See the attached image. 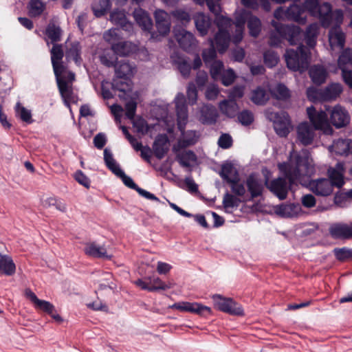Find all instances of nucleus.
<instances>
[{
	"mask_svg": "<svg viewBox=\"0 0 352 352\" xmlns=\"http://www.w3.org/2000/svg\"><path fill=\"white\" fill-rule=\"evenodd\" d=\"M114 67L116 76L118 78H125L131 72V65L124 61L117 62Z\"/></svg>",
	"mask_w": 352,
	"mask_h": 352,
	"instance_id": "46",
	"label": "nucleus"
},
{
	"mask_svg": "<svg viewBox=\"0 0 352 352\" xmlns=\"http://www.w3.org/2000/svg\"><path fill=\"white\" fill-rule=\"evenodd\" d=\"M318 30L317 24L311 23L307 26L305 32L303 34L305 43L310 48H314L316 45Z\"/></svg>",
	"mask_w": 352,
	"mask_h": 352,
	"instance_id": "34",
	"label": "nucleus"
},
{
	"mask_svg": "<svg viewBox=\"0 0 352 352\" xmlns=\"http://www.w3.org/2000/svg\"><path fill=\"white\" fill-rule=\"evenodd\" d=\"M269 98L265 89L258 87L252 92L251 100L257 105H263L268 100Z\"/></svg>",
	"mask_w": 352,
	"mask_h": 352,
	"instance_id": "42",
	"label": "nucleus"
},
{
	"mask_svg": "<svg viewBox=\"0 0 352 352\" xmlns=\"http://www.w3.org/2000/svg\"><path fill=\"white\" fill-rule=\"evenodd\" d=\"M151 289L149 292H155L157 290H166L171 287L170 285L166 284L160 278L156 277L153 280H150Z\"/></svg>",
	"mask_w": 352,
	"mask_h": 352,
	"instance_id": "62",
	"label": "nucleus"
},
{
	"mask_svg": "<svg viewBox=\"0 0 352 352\" xmlns=\"http://www.w3.org/2000/svg\"><path fill=\"white\" fill-rule=\"evenodd\" d=\"M104 161L107 168L120 178L126 186L135 191L138 190L139 186L120 168L119 164L113 158L112 153L107 148L104 150Z\"/></svg>",
	"mask_w": 352,
	"mask_h": 352,
	"instance_id": "3",
	"label": "nucleus"
},
{
	"mask_svg": "<svg viewBox=\"0 0 352 352\" xmlns=\"http://www.w3.org/2000/svg\"><path fill=\"white\" fill-rule=\"evenodd\" d=\"M247 26L249 30L250 35L256 38L261 31V20L256 16L250 15L248 19Z\"/></svg>",
	"mask_w": 352,
	"mask_h": 352,
	"instance_id": "37",
	"label": "nucleus"
},
{
	"mask_svg": "<svg viewBox=\"0 0 352 352\" xmlns=\"http://www.w3.org/2000/svg\"><path fill=\"white\" fill-rule=\"evenodd\" d=\"M296 206L294 204H280L277 206L276 212L278 214L283 217H292L295 212Z\"/></svg>",
	"mask_w": 352,
	"mask_h": 352,
	"instance_id": "55",
	"label": "nucleus"
},
{
	"mask_svg": "<svg viewBox=\"0 0 352 352\" xmlns=\"http://www.w3.org/2000/svg\"><path fill=\"white\" fill-rule=\"evenodd\" d=\"M14 110L16 116L19 117L23 122H26L27 124H31L33 122L31 111L25 108L21 102H18L16 104Z\"/></svg>",
	"mask_w": 352,
	"mask_h": 352,
	"instance_id": "41",
	"label": "nucleus"
},
{
	"mask_svg": "<svg viewBox=\"0 0 352 352\" xmlns=\"http://www.w3.org/2000/svg\"><path fill=\"white\" fill-rule=\"evenodd\" d=\"M344 170V166L341 163L336 164V168H329L328 169V175L329 182L332 183V186L341 188L344 184V176L342 171Z\"/></svg>",
	"mask_w": 352,
	"mask_h": 352,
	"instance_id": "25",
	"label": "nucleus"
},
{
	"mask_svg": "<svg viewBox=\"0 0 352 352\" xmlns=\"http://www.w3.org/2000/svg\"><path fill=\"white\" fill-rule=\"evenodd\" d=\"M310 190L318 196L327 197L333 190L332 183L328 179L320 178L309 183Z\"/></svg>",
	"mask_w": 352,
	"mask_h": 352,
	"instance_id": "14",
	"label": "nucleus"
},
{
	"mask_svg": "<svg viewBox=\"0 0 352 352\" xmlns=\"http://www.w3.org/2000/svg\"><path fill=\"white\" fill-rule=\"evenodd\" d=\"M84 251L87 255L94 258H111V256L107 255L105 248L99 246L95 243H87Z\"/></svg>",
	"mask_w": 352,
	"mask_h": 352,
	"instance_id": "33",
	"label": "nucleus"
},
{
	"mask_svg": "<svg viewBox=\"0 0 352 352\" xmlns=\"http://www.w3.org/2000/svg\"><path fill=\"white\" fill-rule=\"evenodd\" d=\"M210 63V76L213 79L217 80L221 76V72L223 69V63L219 60H214Z\"/></svg>",
	"mask_w": 352,
	"mask_h": 352,
	"instance_id": "57",
	"label": "nucleus"
},
{
	"mask_svg": "<svg viewBox=\"0 0 352 352\" xmlns=\"http://www.w3.org/2000/svg\"><path fill=\"white\" fill-rule=\"evenodd\" d=\"M111 8L110 0H96L93 6L94 14L97 17L104 15Z\"/></svg>",
	"mask_w": 352,
	"mask_h": 352,
	"instance_id": "43",
	"label": "nucleus"
},
{
	"mask_svg": "<svg viewBox=\"0 0 352 352\" xmlns=\"http://www.w3.org/2000/svg\"><path fill=\"white\" fill-rule=\"evenodd\" d=\"M230 42V34L228 30H218L214 36V46L215 45L217 50L220 53H224Z\"/></svg>",
	"mask_w": 352,
	"mask_h": 352,
	"instance_id": "24",
	"label": "nucleus"
},
{
	"mask_svg": "<svg viewBox=\"0 0 352 352\" xmlns=\"http://www.w3.org/2000/svg\"><path fill=\"white\" fill-rule=\"evenodd\" d=\"M169 140L166 134H159L156 136L153 144L154 155L158 160H162L169 151Z\"/></svg>",
	"mask_w": 352,
	"mask_h": 352,
	"instance_id": "15",
	"label": "nucleus"
},
{
	"mask_svg": "<svg viewBox=\"0 0 352 352\" xmlns=\"http://www.w3.org/2000/svg\"><path fill=\"white\" fill-rule=\"evenodd\" d=\"M266 173H264V185L265 186L280 200H284L287 198L289 186L285 178L278 177L272 180H270V172L265 169Z\"/></svg>",
	"mask_w": 352,
	"mask_h": 352,
	"instance_id": "4",
	"label": "nucleus"
},
{
	"mask_svg": "<svg viewBox=\"0 0 352 352\" xmlns=\"http://www.w3.org/2000/svg\"><path fill=\"white\" fill-rule=\"evenodd\" d=\"M34 307L36 309H40L47 314H52V312L55 311L54 306L49 301L39 299Z\"/></svg>",
	"mask_w": 352,
	"mask_h": 352,
	"instance_id": "64",
	"label": "nucleus"
},
{
	"mask_svg": "<svg viewBox=\"0 0 352 352\" xmlns=\"http://www.w3.org/2000/svg\"><path fill=\"white\" fill-rule=\"evenodd\" d=\"M330 41L338 47H343L345 44V34L341 30H336L330 32Z\"/></svg>",
	"mask_w": 352,
	"mask_h": 352,
	"instance_id": "54",
	"label": "nucleus"
},
{
	"mask_svg": "<svg viewBox=\"0 0 352 352\" xmlns=\"http://www.w3.org/2000/svg\"><path fill=\"white\" fill-rule=\"evenodd\" d=\"M307 114L315 130H322L329 126V119L324 111H317L314 106L307 108Z\"/></svg>",
	"mask_w": 352,
	"mask_h": 352,
	"instance_id": "9",
	"label": "nucleus"
},
{
	"mask_svg": "<svg viewBox=\"0 0 352 352\" xmlns=\"http://www.w3.org/2000/svg\"><path fill=\"white\" fill-rule=\"evenodd\" d=\"M217 52L214 48L213 41H211V46L208 49H205L202 52V58L205 64L207 65L209 63L216 60Z\"/></svg>",
	"mask_w": 352,
	"mask_h": 352,
	"instance_id": "56",
	"label": "nucleus"
},
{
	"mask_svg": "<svg viewBox=\"0 0 352 352\" xmlns=\"http://www.w3.org/2000/svg\"><path fill=\"white\" fill-rule=\"evenodd\" d=\"M219 116L216 107L212 104H204L199 109V120L203 124L212 125L216 123Z\"/></svg>",
	"mask_w": 352,
	"mask_h": 352,
	"instance_id": "16",
	"label": "nucleus"
},
{
	"mask_svg": "<svg viewBox=\"0 0 352 352\" xmlns=\"http://www.w3.org/2000/svg\"><path fill=\"white\" fill-rule=\"evenodd\" d=\"M318 5V0H305L304 3L302 5V7L303 8L305 13L307 11L311 15L316 16Z\"/></svg>",
	"mask_w": 352,
	"mask_h": 352,
	"instance_id": "60",
	"label": "nucleus"
},
{
	"mask_svg": "<svg viewBox=\"0 0 352 352\" xmlns=\"http://www.w3.org/2000/svg\"><path fill=\"white\" fill-rule=\"evenodd\" d=\"M228 184H230L232 194L239 197H243L245 196L246 190L244 184L240 182V177L230 181Z\"/></svg>",
	"mask_w": 352,
	"mask_h": 352,
	"instance_id": "48",
	"label": "nucleus"
},
{
	"mask_svg": "<svg viewBox=\"0 0 352 352\" xmlns=\"http://www.w3.org/2000/svg\"><path fill=\"white\" fill-rule=\"evenodd\" d=\"M328 75L327 69L322 65H314L309 70V76L312 82L318 86L326 82Z\"/></svg>",
	"mask_w": 352,
	"mask_h": 352,
	"instance_id": "22",
	"label": "nucleus"
},
{
	"mask_svg": "<svg viewBox=\"0 0 352 352\" xmlns=\"http://www.w3.org/2000/svg\"><path fill=\"white\" fill-rule=\"evenodd\" d=\"M307 97L311 102L324 101L322 94V89H317L314 87H308L306 91Z\"/></svg>",
	"mask_w": 352,
	"mask_h": 352,
	"instance_id": "51",
	"label": "nucleus"
},
{
	"mask_svg": "<svg viewBox=\"0 0 352 352\" xmlns=\"http://www.w3.org/2000/svg\"><path fill=\"white\" fill-rule=\"evenodd\" d=\"M241 200L234 194L226 192L223 198V206L225 208H237Z\"/></svg>",
	"mask_w": 352,
	"mask_h": 352,
	"instance_id": "47",
	"label": "nucleus"
},
{
	"mask_svg": "<svg viewBox=\"0 0 352 352\" xmlns=\"http://www.w3.org/2000/svg\"><path fill=\"white\" fill-rule=\"evenodd\" d=\"M285 112H272L268 115V118L274 123L275 131L280 137H287L289 133V120Z\"/></svg>",
	"mask_w": 352,
	"mask_h": 352,
	"instance_id": "7",
	"label": "nucleus"
},
{
	"mask_svg": "<svg viewBox=\"0 0 352 352\" xmlns=\"http://www.w3.org/2000/svg\"><path fill=\"white\" fill-rule=\"evenodd\" d=\"M297 136L298 140L302 144L308 146L313 142L314 132L307 122H302L297 128Z\"/></svg>",
	"mask_w": 352,
	"mask_h": 352,
	"instance_id": "21",
	"label": "nucleus"
},
{
	"mask_svg": "<svg viewBox=\"0 0 352 352\" xmlns=\"http://www.w3.org/2000/svg\"><path fill=\"white\" fill-rule=\"evenodd\" d=\"M195 27L200 35L207 34L211 25L210 19L203 13H197L194 16Z\"/></svg>",
	"mask_w": 352,
	"mask_h": 352,
	"instance_id": "31",
	"label": "nucleus"
},
{
	"mask_svg": "<svg viewBox=\"0 0 352 352\" xmlns=\"http://www.w3.org/2000/svg\"><path fill=\"white\" fill-rule=\"evenodd\" d=\"M16 272V265L8 255L0 254V275L12 276Z\"/></svg>",
	"mask_w": 352,
	"mask_h": 352,
	"instance_id": "30",
	"label": "nucleus"
},
{
	"mask_svg": "<svg viewBox=\"0 0 352 352\" xmlns=\"http://www.w3.org/2000/svg\"><path fill=\"white\" fill-rule=\"evenodd\" d=\"M272 94L278 100L286 101L291 98L290 90L283 83H278L274 89Z\"/></svg>",
	"mask_w": 352,
	"mask_h": 352,
	"instance_id": "40",
	"label": "nucleus"
},
{
	"mask_svg": "<svg viewBox=\"0 0 352 352\" xmlns=\"http://www.w3.org/2000/svg\"><path fill=\"white\" fill-rule=\"evenodd\" d=\"M245 185L250 195V200L254 199L263 195L264 191V182L252 173L246 178Z\"/></svg>",
	"mask_w": 352,
	"mask_h": 352,
	"instance_id": "13",
	"label": "nucleus"
},
{
	"mask_svg": "<svg viewBox=\"0 0 352 352\" xmlns=\"http://www.w3.org/2000/svg\"><path fill=\"white\" fill-rule=\"evenodd\" d=\"M176 160L182 166L188 168L190 166V161L197 160V156L192 151L188 150L177 154Z\"/></svg>",
	"mask_w": 352,
	"mask_h": 352,
	"instance_id": "38",
	"label": "nucleus"
},
{
	"mask_svg": "<svg viewBox=\"0 0 352 352\" xmlns=\"http://www.w3.org/2000/svg\"><path fill=\"white\" fill-rule=\"evenodd\" d=\"M175 37L180 47L186 52H189L196 47L197 41L194 35L184 29L175 30Z\"/></svg>",
	"mask_w": 352,
	"mask_h": 352,
	"instance_id": "11",
	"label": "nucleus"
},
{
	"mask_svg": "<svg viewBox=\"0 0 352 352\" xmlns=\"http://www.w3.org/2000/svg\"><path fill=\"white\" fill-rule=\"evenodd\" d=\"M238 120L242 125L249 126L254 121V116L251 111L243 110L239 113Z\"/></svg>",
	"mask_w": 352,
	"mask_h": 352,
	"instance_id": "61",
	"label": "nucleus"
},
{
	"mask_svg": "<svg viewBox=\"0 0 352 352\" xmlns=\"http://www.w3.org/2000/svg\"><path fill=\"white\" fill-rule=\"evenodd\" d=\"M155 19L156 28L160 35L168 34L170 29V23L167 12L158 10L155 12Z\"/></svg>",
	"mask_w": 352,
	"mask_h": 352,
	"instance_id": "20",
	"label": "nucleus"
},
{
	"mask_svg": "<svg viewBox=\"0 0 352 352\" xmlns=\"http://www.w3.org/2000/svg\"><path fill=\"white\" fill-rule=\"evenodd\" d=\"M45 34L52 43H56L61 38V29L54 24H49L45 30Z\"/></svg>",
	"mask_w": 352,
	"mask_h": 352,
	"instance_id": "45",
	"label": "nucleus"
},
{
	"mask_svg": "<svg viewBox=\"0 0 352 352\" xmlns=\"http://www.w3.org/2000/svg\"><path fill=\"white\" fill-rule=\"evenodd\" d=\"M285 56L287 66L292 71L303 72L309 67V52L302 44L296 50H287Z\"/></svg>",
	"mask_w": 352,
	"mask_h": 352,
	"instance_id": "2",
	"label": "nucleus"
},
{
	"mask_svg": "<svg viewBox=\"0 0 352 352\" xmlns=\"http://www.w3.org/2000/svg\"><path fill=\"white\" fill-rule=\"evenodd\" d=\"M330 122L336 128L340 129L349 124L350 116L344 108L336 105L331 111Z\"/></svg>",
	"mask_w": 352,
	"mask_h": 352,
	"instance_id": "12",
	"label": "nucleus"
},
{
	"mask_svg": "<svg viewBox=\"0 0 352 352\" xmlns=\"http://www.w3.org/2000/svg\"><path fill=\"white\" fill-rule=\"evenodd\" d=\"M219 107L222 113L230 118H234L238 111V104L234 100H223L219 103Z\"/></svg>",
	"mask_w": 352,
	"mask_h": 352,
	"instance_id": "35",
	"label": "nucleus"
},
{
	"mask_svg": "<svg viewBox=\"0 0 352 352\" xmlns=\"http://www.w3.org/2000/svg\"><path fill=\"white\" fill-rule=\"evenodd\" d=\"M338 65L340 70L342 69H352V52L346 50L340 55Z\"/></svg>",
	"mask_w": 352,
	"mask_h": 352,
	"instance_id": "44",
	"label": "nucleus"
},
{
	"mask_svg": "<svg viewBox=\"0 0 352 352\" xmlns=\"http://www.w3.org/2000/svg\"><path fill=\"white\" fill-rule=\"evenodd\" d=\"M329 234L334 239H352V226L344 223L332 224L329 229Z\"/></svg>",
	"mask_w": 352,
	"mask_h": 352,
	"instance_id": "18",
	"label": "nucleus"
},
{
	"mask_svg": "<svg viewBox=\"0 0 352 352\" xmlns=\"http://www.w3.org/2000/svg\"><path fill=\"white\" fill-rule=\"evenodd\" d=\"M118 36L116 30H109L104 33L103 38L111 44V50L116 55L126 56L130 52L129 45L126 41L114 43L117 40Z\"/></svg>",
	"mask_w": 352,
	"mask_h": 352,
	"instance_id": "6",
	"label": "nucleus"
},
{
	"mask_svg": "<svg viewBox=\"0 0 352 352\" xmlns=\"http://www.w3.org/2000/svg\"><path fill=\"white\" fill-rule=\"evenodd\" d=\"M215 306L223 312L234 316H243L244 314L242 307L232 298H222L220 295L214 296Z\"/></svg>",
	"mask_w": 352,
	"mask_h": 352,
	"instance_id": "5",
	"label": "nucleus"
},
{
	"mask_svg": "<svg viewBox=\"0 0 352 352\" xmlns=\"http://www.w3.org/2000/svg\"><path fill=\"white\" fill-rule=\"evenodd\" d=\"M51 61L55 76L63 74L66 71V67L63 63L64 52L61 45L54 43L50 50Z\"/></svg>",
	"mask_w": 352,
	"mask_h": 352,
	"instance_id": "10",
	"label": "nucleus"
},
{
	"mask_svg": "<svg viewBox=\"0 0 352 352\" xmlns=\"http://www.w3.org/2000/svg\"><path fill=\"white\" fill-rule=\"evenodd\" d=\"M264 63L267 67L272 68L277 65L279 60L278 54L272 50H267L263 54Z\"/></svg>",
	"mask_w": 352,
	"mask_h": 352,
	"instance_id": "50",
	"label": "nucleus"
},
{
	"mask_svg": "<svg viewBox=\"0 0 352 352\" xmlns=\"http://www.w3.org/2000/svg\"><path fill=\"white\" fill-rule=\"evenodd\" d=\"M176 114L178 129L182 131L184 129L188 121V109L176 110Z\"/></svg>",
	"mask_w": 352,
	"mask_h": 352,
	"instance_id": "58",
	"label": "nucleus"
},
{
	"mask_svg": "<svg viewBox=\"0 0 352 352\" xmlns=\"http://www.w3.org/2000/svg\"><path fill=\"white\" fill-rule=\"evenodd\" d=\"M308 166V162L306 160H302L300 156H298L295 167L285 170V175L289 180V184H295L302 176L307 174Z\"/></svg>",
	"mask_w": 352,
	"mask_h": 352,
	"instance_id": "8",
	"label": "nucleus"
},
{
	"mask_svg": "<svg viewBox=\"0 0 352 352\" xmlns=\"http://www.w3.org/2000/svg\"><path fill=\"white\" fill-rule=\"evenodd\" d=\"M214 14V21L217 26L219 30H228L233 23L232 19L230 18L224 16L221 14V12H218Z\"/></svg>",
	"mask_w": 352,
	"mask_h": 352,
	"instance_id": "49",
	"label": "nucleus"
},
{
	"mask_svg": "<svg viewBox=\"0 0 352 352\" xmlns=\"http://www.w3.org/2000/svg\"><path fill=\"white\" fill-rule=\"evenodd\" d=\"M28 14L31 17H38L45 9V4L42 0H30L28 6Z\"/></svg>",
	"mask_w": 352,
	"mask_h": 352,
	"instance_id": "36",
	"label": "nucleus"
},
{
	"mask_svg": "<svg viewBox=\"0 0 352 352\" xmlns=\"http://www.w3.org/2000/svg\"><path fill=\"white\" fill-rule=\"evenodd\" d=\"M67 57L72 58L76 65H80L82 62L81 46L79 42H74L67 50Z\"/></svg>",
	"mask_w": 352,
	"mask_h": 352,
	"instance_id": "39",
	"label": "nucleus"
},
{
	"mask_svg": "<svg viewBox=\"0 0 352 352\" xmlns=\"http://www.w3.org/2000/svg\"><path fill=\"white\" fill-rule=\"evenodd\" d=\"M343 91V87L339 82H331L322 89L324 101L336 100Z\"/></svg>",
	"mask_w": 352,
	"mask_h": 352,
	"instance_id": "28",
	"label": "nucleus"
},
{
	"mask_svg": "<svg viewBox=\"0 0 352 352\" xmlns=\"http://www.w3.org/2000/svg\"><path fill=\"white\" fill-rule=\"evenodd\" d=\"M274 30L270 32L268 44L271 47H280L283 41L286 40L291 45H296L302 36L301 28L294 25H285L272 21Z\"/></svg>",
	"mask_w": 352,
	"mask_h": 352,
	"instance_id": "1",
	"label": "nucleus"
},
{
	"mask_svg": "<svg viewBox=\"0 0 352 352\" xmlns=\"http://www.w3.org/2000/svg\"><path fill=\"white\" fill-rule=\"evenodd\" d=\"M55 77L61 97L65 102L69 103L73 94L72 87L68 85L63 74H59L58 76H55Z\"/></svg>",
	"mask_w": 352,
	"mask_h": 352,
	"instance_id": "29",
	"label": "nucleus"
},
{
	"mask_svg": "<svg viewBox=\"0 0 352 352\" xmlns=\"http://www.w3.org/2000/svg\"><path fill=\"white\" fill-rule=\"evenodd\" d=\"M172 307L181 311L195 313L199 315H204L205 313L210 314L211 312L210 307L202 305L201 304L197 302H177L175 303Z\"/></svg>",
	"mask_w": 352,
	"mask_h": 352,
	"instance_id": "17",
	"label": "nucleus"
},
{
	"mask_svg": "<svg viewBox=\"0 0 352 352\" xmlns=\"http://www.w3.org/2000/svg\"><path fill=\"white\" fill-rule=\"evenodd\" d=\"M333 148L339 155L352 154V140L349 139H338L333 142Z\"/></svg>",
	"mask_w": 352,
	"mask_h": 352,
	"instance_id": "32",
	"label": "nucleus"
},
{
	"mask_svg": "<svg viewBox=\"0 0 352 352\" xmlns=\"http://www.w3.org/2000/svg\"><path fill=\"white\" fill-rule=\"evenodd\" d=\"M219 174L228 184L230 183V181L239 177V171L231 162L223 164Z\"/></svg>",
	"mask_w": 352,
	"mask_h": 352,
	"instance_id": "27",
	"label": "nucleus"
},
{
	"mask_svg": "<svg viewBox=\"0 0 352 352\" xmlns=\"http://www.w3.org/2000/svg\"><path fill=\"white\" fill-rule=\"evenodd\" d=\"M321 22L324 28L329 27L333 22V11L331 5L329 3L324 2L318 5L316 11V16Z\"/></svg>",
	"mask_w": 352,
	"mask_h": 352,
	"instance_id": "19",
	"label": "nucleus"
},
{
	"mask_svg": "<svg viewBox=\"0 0 352 352\" xmlns=\"http://www.w3.org/2000/svg\"><path fill=\"white\" fill-rule=\"evenodd\" d=\"M333 252L336 258L340 261H352V249L347 248H335Z\"/></svg>",
	"mask_w": 352,
	"mask_h": 352,
	"instance_id": "52",
	"label": "nucleus"
},
{
	"mask_svg": "<svg viewBox=\"0 0 352 352\" xmlns=\"http://www.w3.org/2000/svg\"><path fill=\"white\" fill-rule=\"evenodd\" d=\"M286 19L300 24H305L307 16L305 14L302 5L292 4L286 9Z\"/></svg>",
	"mask_w": 352,
	"mask_h": 352,
	"instance_id": "23",
	"label": "nucleus"
},
{
	"mask_svg": "<svg viewBox=\"0 0 352 352\" xmlns=\"http://www.w3.org/2000/svg\"><path fill=\"white\" fill-rule=\"evenodd\" d=\"M133 17L137 23L144 30L150 31L153 26L152 19L142 8L135 9Z\"/></svg>",
	"mask_w": 352,
	"mask_h": 352,
	"instance_id": "26",
	"label": "nucleus"
},
{
	"mask_svg": "<svg viewBox=\"0 0 352 352\" xmlns=\"http://www.w3.org/2000/svg\"><path fill=\"white\" fill-rule=\"evenodd\" d=\"M111 87L113 89L123 92L124 94L131 89L130 84L126 82L124 78H118L117 77L113 79Z\"/></svg>",
	"mask_w": 352,
	"mask_h": 352,
	"instance_id": "53",
	"label": "nucleus"
},
{
	"mask_svg": "<svg viewBox=\"0 0 352 352\" xmlns=\"http://www.w3.org/2000/svg\"><path fill=\"white\" fill-rule=\"evenodd\" d=\"M179 187L188 190L190 192H197L198 191V186L191 177L184 179L182 183H180Z\"/></svg>",
	"mask_w": 352,
	"mask_h": 352,
	"instance_id": "63",
	"label": "nucleus"
},
{
	"mask_svg": "<svg viewBox=\"0 0 352 352\" xmlns=\"http://www.w3.org/2000/svg\"><path fill=\"white\" fill-rule=\"evenodd\" d=\"M12 86V79L8 74L0 76V94H5L10 90Z\"/></svg>",
	"mask_w": 352,
	"mask_h": 352,
	"instance_id": "59",
	"label": "nucleus"
}]
</instances>
